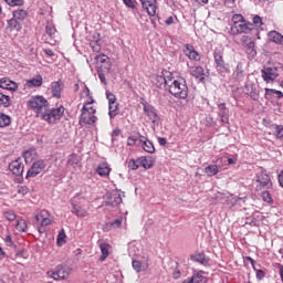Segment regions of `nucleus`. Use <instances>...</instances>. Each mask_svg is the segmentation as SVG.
Listing matches in <instances>:
<instances>
[{"instance_id":"17","label":"nucleus","mask_w":283,"mask_h":283,"mask_svg":"<svg viewBox=\"0 0 283 283\" xmlns=\"http://www.w3.org/2000/svg\"><path fill=\"white\" fill-rule=\"evenodd\" d=\"M184 54L190 59V61H200V53L191 44H185Z\"/></svg>"},{"instance_id":"57","label":"nucleus","mask_w":283,"mask_h":283,"mask_svg":"<svg viewBox=\"0 0 283 283\" xmlns=\"http://www.w3.org/2000/svg\"><path fill=\"white\" fill-rule=\"evenodd\" d=\"M264 23L262 22V18L260 15H254L253 17V25L256 28L262 27Z\"/></svg>"},{"instance_id":"38","label":"nucleus","mask_w":283,"mask_h":283,"mask_svg":"<svg viewBox=\"0 0 283 283\" xmlns=\"http://www.w3.org/2000/svg\"><path fill=\"white\" fill-rule=\"evenodd\" d=\"M50 218H42L40 226L38 227L39 233H44L45 232V227L51 224Z\"/></svg>"},{"instance_id":"10","label":"nucleus","mask_w":283,"mask_h":283,"mask_svg":"<svg viewBox=\"0 0 283 283\" xmlns=\"http://www.w3.org/2000/svg\"><path fill=\"white\" fill-rule=\"evenodd\" d=\"M256 182H259L256 189H271L273 187V182H271V177H269L266 172H260L258 175Z\"/></svg>"},{"instance_id":"26","label":"nucleus","mask_w":283,"mask_h":283,"mask_svg":"<svg viewBox=\"0 0 283 283\" xmlns=\"http://www.w3.org/2000/svg\"><path fill=\"white\" fill-rule=\"evenodd\" d=\"M12 17L17 21H20L21 23H23V21L28 19V12L25 11V9H17L12 11Z\"/></svg>"},{"instance_id":"5","label":"nucleus","mask_w":283,"mask_h":283,"mask_svg":"<svg viewBox=\"0 0 283 283\" xmlns=\"http://www.w3.org/2000/svg\"><path fill=\"white\" fill-rule=\"evenodd\" d=\"M213 59L216 63V70L220 76H227V74H231V69L229 64L224 62V57L221 52L214 51Z\"/></svg>"},{"instance_id":"44","label":"nucleus","mask_w":283,"mask_h":283,"mask_svg":"<svg viewBox=\"0 0 283 283\" xmlns=\"http://www.w3.org/2000/svg\"><path fill=\"white\" fill-rule=\"evenodd\" d=\"M67 165H71L72 167H76V165H78V156L76 154L70 155L67 159Z\"/></svg>"},{"instance_id":"63","label":"nucleus","mask_w":283,"mask_h":283,"mask_svg":"<svg viewBox=\"0 0 283 283\" xmlns=\"http://www.w3.org/2000/svg\"><path fill=\"white\" fill-rule=\"evenodd\" d=\"M112 136V140H116V138H118V136H120V129L116 128L112 132L111 134Z\"/></svg>"},{"instance_id":"56","label":"nucleus","mask_w":283,"mask_h":283,"mask_svg":"<svg viewBox=\"0 0 283 283\" xmlns=\"http://www.w3.org/2000/svg\"><path fill=\"white\" fill-rule=\"evenodd\" d=\"M45 32L49 36H54V34L56 32V28H54V25H52V24H48L45 28Z\"/></svg>"},{"instance_id":"30","label":"nucleus","mask_w":283,"mask_h":283,"mask_svg":"<svg viewBox=\"0 0 283 283\" xmlns=\"http://www.w3.org/2000/svg\"><path fill=\"white\" fill-rule=\"evenodd\" d=\"M154 158H151L150 156L148 157H142L139 159V165H142V167H144V169H151L154 167Z\"/></svg>"},{"instance_id":"21","label":"nucleus","mask_w":283,"mask_h":283,"mask_svg":"<svg viewBox=\"0 0 283 283\" xmlns=\"http://www.w3.org/2000/svg\"><path fill=\"white\" fill-rule=\"evenodd\" d=\"M51 92L54 98H61V92H63V82L56 81L51 84Z\"/></svg>"},{"instance_id":"64","label":"nucleus","mask_w":283,"mask_h":283,"mask_svg":"<svg viewBox=\"0 0 283 283\" xmlns=\"http://www.w3.org/2000/svg\"><path fill=\"white\" fill-rule=\"evenodd\" d=\"M265 273L262 270L256 271V280H264Z\"/></svg>"},{"instance_id":"58","label":"nucleus","mask_w":283,"mask_h":283,"mask_svg":"<svg viewBox=\"0 0 283 283\" xmlns=\"http://www.w3.org/2000/svg\"><path fill=\"white\" fill-rule=\"evenodd\" d=\"M123 3L126 8H130V10H136V4L134 3V0H123Z\"/></svg>"},{"instance_id":"50","label":"nucleus","mask_w":283,"mask_h":283,"mask_svg":"<svg viewBox=\"0 0 283 283\" xmlns=\"http://www.w3.org/2000/svg\"><path fill=\"white\" fill-rule=\"evenodd\" d=\"M128 167H129V169H132L133 171H136V169H138V167H140V161L130 159V160L128 161Z\"/></svg>"},{"instance_id":"6","label":"nucleus","mask_w":283,"mask_h":283,"mask_svg":"<svg viewBox=\"0 0 283 283\" xmlns=\"http://www.w3.org/2000/svg\"><path fill=\"white\" fill-rule=\"evenodd\" d=\"M253 30V23L245 22L244 20L239 23H233L231 27L232 34H248Z\"/></svg>"},{"instance_id":"23","label":"nucleus","mask_w":283,"mask_h":283,"mask_svg":"<svg viewBox=\"0 0 283 283\" xmlns=\"http://www.w3.org/2000/svg\"><path fill=\"white\" fill-rule=\"evenodd\" d=\"M191 75L198 78L199 83H205V69L202 66H196L191 69Z\"/></svg>"},{"instance_id":"47","label":"nucleus","mask_w":283,"mask_h":283,"mask_svg":"<svg viewBox=\"0 0 283 283\" xmlns=\"http://www.w3.org/2000/svg\"><path fill=\"white\" fill-rule=\"evenodd\" d=\"M261 198L264 202H269L270 205L273 202V198H271V192L270 191H263L261 193Z\"/></svg>"},{"instance_id":"53","label":"nucleus","mask_w":283,"mask_h":283,"mask_svg":"<svg viewBox=\"0 0 283 283\" xmlns=\"http://www.w3.org/2000/svg\"><path fill=\"white\" fill-rule=\"evenodd\" d=\"M18 193H20V196H28V193H30V188L28 186H19Z\"/></svg>"},{"instance_id":"34","label":"nucleus","mask_w":283,"mask_h":283,"mask_svg":"<svg viewBox=\"0 0 283 283\" xmlns=\"http://www.w3.org/2000/svg\"><path fill=\"white\" fill-rule=\"evenodd\" d=\"M205 171H206L207 176H209V177L217 176V174L220 171V166L210 165V166L205 168Z\"/></svg>"},{"instance_id":"28","label":"nucleus","mask_w":283,"mask_h":283,"mask_svg":"<svg viewBox=\"0 0 283 283\" xmlns=\"http://www.w3.org/2000/svg\"><path fill=\"white\" fill-rule=\"evenodd\" d=\"M28 87H41L43 85V76L36 75L35 77H32L27 81Z\"/></svg>"},{"instance_id":"43","label":"nucleus","mask_w":283,"mask_h":283,"mask_svg":"<svg viewBox=\"0 0 283 283\" xmlns=\"http://www.w3.org/2000/svg\"><path fill=\"white\" fill-rule=\"evenodd\" d=\"M95 61L97 63V65H103V63H106L107 61H109V56L105 55V54H99L97 56H95Z\"/></svg>"},{"instance_id":"14","label":"nucleus","mask_w":283,"mask_h":283,"mask_svg":"<svg viewBox=\"0 0 283 283\" xmlns=\"http://www.w3.org/2000/svg\"><path fill=\"white\" fill-rule=\"evenodd\" d=\"M144 10H146L149 17H156V10L158 7L156 6V0H139Z\"/></svg>"},{"instance_id":"13","label":"nucleus","mask_w":283,"mask_h":283,"mask_svg":"<svg viewBox=\"0 0 283 283\" xmlns=\"http://www.w3.org/2000/svg\"><path fill=\"white\" fill-rule=\"evenodd\" d=\"M262 78L265 81V83H271L276 76H280L277 73V67H265L261 71Z\"/></svg>"},{"instance_id":"7","label":"nucleus","mask_w":283,"mask_h":283,"mask_svg":"<svg viewBox=\"0 0 283 283\" xmlns=\"http://www.w3.org/2000/svg\"><path fill=\"white\" fill-rule=\"evenodd\" d=\"M45 169V160L39 159L34 161L31 168L28 170L25 178H36Z\"/></svg>"},{"instance_id":"2","label":"nucleus","mask_w":283,"mask_h":283,"mask_svg":"<svg viewBox=\"0 0 283 283\" xmlns=\"http://www.w3.org/2000/svg\"><path fill=\"white\" fill-rule=\"evenodd\" d=\"M167 90L175 98L185 99L189 96V86H187V82L184 78L176 80L171 76L170 81H168Z\"/></svg>"},{"instance_id":"25","label":"nucleus","mask_w":283,"mask_h":283,"mask_svg":"<svg viewBox=\"0 0 283 283\" xmlns=\"http://www.w3.org/2000/svg\"><path fill=\"white\" fill-rule=\"evenodd\" d=\"M269 41H272V43H276V45H282L283 42V35L282 33L277 31H270L268 33Z\"/></svg>"},{"instance_id":"51","label":"nucleus","mask_w":283,"mask_h":283,"mask_svg":"<svg viewBox=\"0 0 283 283\" xmlns=\"http://www.w3.org/2000/svg\"><path fill=\"white\" fill-rule=\"evenodd\" d=\"M274 134L276 138H283V126L282 125H275L274 126Z\"/></svg>"},{"instance_id":"9","label":"nucleus","mask_w":283,"mask_h":283,"mask_svg":"<svg viewBox=\"0 0 283 283\" xmlns=\"http://www.w3.org/2000/svg\"><path fill=\"white\" fill-rule=\"evenodd\" d=\"M123 203V197L120 196L119 191H113L108 195H106V200L104 202V205L106 207H118L119 205Z\"/></svg>"},{"instance_id":"45","label":"nucleus","mask_w":283,"mask_h":283,"mask_svg":"<svg viewBox=\"0 0 283 283\" xmlns=\"http://www.w3.org/2000/svg\"><path fill=\"white\" fill-rule=\"evenodd\" d=\"M191 260H193V262H199V264H205L207 262V259L205 258V254L192 255Z\"/></svg>"},{"instance_id":"32","label":"nucleus","mask_w":283,"mask_h":283,"mask_svg":"<svg viewBox=\"0 0 283 283\" xmlns=\"http://www.w3.org/2000/svg\"><path fill=\"white\" fill-rule=\"evenodd\" d=\"M203 280L205 276H202L200 273H196L190 279L184 280L182 283H202Z\"/></svg>"},{"instance_id":"19","label":"nucleus","mask_w":283,"mask_h":283,"mask_svg":"<svg viewBox=\"0 0 283 283\" xmlns=\"http://www.w3.org/2000/svg\"><path fill=\"white\" fill-rule=\"evenodd\" d=\"M139 143L144 149V151H147L148 154H154L156 151V147H154V143H151L147 137L140 136Z\"/></svg>"},{"instance_id":"52","label":"nucleus","mask_w":283,"mask_h":283,"mask_svg":"<svg viewBox=\"0 0 283 283\" xmlns=\"http://www.w3.org/2000/svg\"><path fill=\"white\" fill-rule=\"evenodd\" d=\"M6 3H8V6H11L12 8H14L15 6H23L24 1L23 0H4Z\"/></svg>"},{"instance_id":"22","label":"nucleus","mask_w":283,"mask_h":283,"mask_svg":"<svg viewBox=\"0 0 283 283\" xmlns=\"http://www.w3.org/2000/svg\"><path fill=\"white\" fill-rule=\"evenodd\" d=\"M72 209L71 212L77 216V218H87L88 213L85 209H82L81 206L74 203L73 200H71Z\"/></svg>"},{"instance_id":"11","label":"nucleus","mask_w":283,"mask_h":283,"mask_svg":"<svg viewBox=\"0 0 283 283\" xmlns=\"http://www.w3.org/2000/svg\"><path fill=\"white\" fill-rule=\"evenodd\" d=\"M70 275V269L65 265H57L56 271L52 272L51 277L55 281L65 280Z\"/></svg>"},{"instance_id":"31","label":"nucleus","mask_w":283,"mask_h":283,"mask_svg":"<svg viewBox=\"0 0 283 283\" xmlns=\"http://www.w3.org/2000/svg\"><path fill=\"white\" fill-rule=\"evenodd\" d=\"M108 116L109 118H116L118 116V103L108 104Z\"/></svg>"},{"instance_id":"29","label":"nucleus","mask_w":283,"mask_h":283,"mask_svg":"<svg viewBox=\"0 0 283 283\" xmlns=\"http://www.w3.org/2000/svg\"><path fill=\"white\" fill-rule=\"evenodd\" d=\"M99 249L102 253V255L99 256V260L101 262H105L109 256V243H101Z\"/></svg>"},{"instance_id":"49","label":"nucleus","mask_w":283,"mask_h":283,"mask_svg":"<svg viewBox=\"0 0 283 283\" xmlns=\"http://www.w3.org/2000/svg\"><path fill=\"white\" fill-rule=\"evenodd\" d=\"M133 269H134V271H136V273H140V271H143V262H140L138 260H134Z\"/></svg>"},{"instance_id":"59","label":"nucleus","mask_w":283,"mask_h":283,"mask_svg":"<svg viewBox=\"0 0 283 283\" xmlns=\"http://www.w3.org/2000/svg\"><path fill=\"white\" fill-rule=\"evenodd\" d=\"M244 21V18L242 17V14H234L232 17V22L233 23H242Z\"/></svg>"},{"instance_id":"60","label":"nucleus","mask_w":283,"mask_h":283,"mask_svg":"<svg viewBox=\"0 0 283 283\" xmlns=\"http://www.w3.org/2000/svg\"><path fill=\"white\" fill-rule=\"evenodd\" d=\"M136 143H138V138H136V137H134V136L128 137V139H127V145H128L129 147H134V145H136Z\"/></svg>"},{"instance_id":"24","label":"nucleus","mask_w":283,"mask_h":283,"mask_svg":"<svg viewBox=\"0 0 283 283\" xmlns=\"http://www.w3.org/2000/svg\"><path fill=\"white\" fill-rule=\"evenodd\" d=\"M232 78L234 81H242V78H244V67L242 65V62H239L237 64V67L234 69L233 73H232Z\"/></svg>"},{"instance_id":"8","label":"nucleus","mask_w":283,"mask_h":283,"mask_svg":"<svg viewBox=\"0 0 283 283\" xmlns=\"http://www.w3.org/2000/svg\"><path fill=\"white\" fill-rule=\"evenodd\" d=\"M143 105L144 113L146 116H148L150 123H153V125H158L160 123V116H158V111L156 107L149 105L148 103H144Z\"/></svg>"},{"instance_id":"20","label":"nucleus","mask_w":283,"mask_h":283,"mask_svg":"<svg viewBox=\"0 0 283 283\" xmlns=\"http://www.w3.org/2000/svg\"><path fill=\"white\" fill-rule=\"evenodd\" d=\"M22 24L19 20H15V18H11L7 21V30L9 32H21Z\"/></svg>"},{"instance_id":"62","label":"nucleus","mask_w":283,"mask_h":283,"mask_svg":"<svg viewBox=\"0 0 283 283\" xmlns=\"http://www.w3.org/2000/svg\"><path fill=\"white\" fill-rule=\"evenodd\" d=\"M120 224H123V219H115L112 223L111 227H115L116 229H118L120 227Z\"/></svg>"},{"instance_id":"46","label":"nucleus","mask_w":283,"mask_h":283,"mask_svg":"<svg viewBox=\"0 0 283 283\" xmlns=\"http://www.w3.org/2000/svg\"><path fill=\"white\" fill-rule=\"evenodd\" d=\"M106 74H109V73H107L103 70H97V76H98L101 83H103V85H107V78H105Z\"/></svg>"},{"instance_id":"18","label":"nucleus","mask_w":283,"mask_h":283,"mask_svg":"<svg viewBox=\"0 0 283 283\" xmlns=\"http://www.w3.org/2000/svg\"><path fill=\"white\" fill-rule=\"evenodd\" d=\"M169 81H171V73H168L166 76L157 75L155 77V84L160 88L165 87L167 90L169 87Z\"/></svg>"},{"instance_id":"1","label":"nucleus","mask_w":283,"mask_h":283,"mask_svg":"<svg viewBox=\"0 0 283 283\" xmlns=\"http://www.w3.org/2000/svg\"><path fill=\"white\" fill-rule=\"evenodd\" d=\"M27 106L34 112L36 118L43 120V116L50 107V102H48L43 95H33L28 99Z\"/></svg>"},{"instance_id":"55","label":"nucleus","mask_w":283,"mask_h":283,"mask_svg":"<svg viewBox=\"0 0 283 283\" xmlns=\"http://www.w3.org/2000/svg\"><path fill=\"white\" fill-rule=\"evenodd\" d=\"M275 96V90L274 88H265V98L266 101H271Z\"/></svg>"},{"instance_id":"37","label":"nucleus","mask_w":283,"mask_h":283,"mask_svg":"<svg viewBox=\"0 0 283 283\" xmlns=\"http://www.w3.org/2000/svg\"><path fill=\"white\" fill-rule=\"evenodd\" d=\"M67 238V235L65 234V230L61 229L57 238H56V244L57 247H63V244H65V239Z\"/></svg>"},{"instance_id":"36","label":"nucleus","mask_w":283,"mask_h":283,"mask_svg":"<svg viewBox=\"0 0 283 283\" xmlns=\"http://www.w3.org/2000/svg\"><path fill=\"white\" fill-rule=\"evenodd\" d=\"M12 123V119L10 116L0 113V127H9V125Z\"/></svg>"},{"instance_id":"42","label":"nucleus","mask_w":283,"mask_h":283,"mask_svg":"<svg viewBox=\"0 0 283 283\" xmlns=\"http://www.w3.org/2000/svg\"><path fill=\"white\" fill-rule=\"evenodd\" d=\"M6 220H9V222H14L17 220V213L12 210H8L3 213Z\"/></svg>"},{"instance_id":"33","label":"nucleus","mask_w":283,"mask_h":283,"mask_svg":"<svg viewBox=\"0 0 283 283\" xmlns=\"http://www.w3.org/2000/svg\"><path fill=\"white\" fill-rule=\"evenodd\" d=\"M245 52L248 59H253L254 56H258V51L255 50V42H252L250 45L245 46Z\"/></svg>"},{"instance_id":"40","label":"nucleus","mask_w":283,"mask_h":283,"mask_svg":"<svg viewBox=\"0 0 283 283\" xmlns=\"http://www.w3.org/2000/svg\"><path fill=\"white\" fill-rule=\"evenodd\" d=\"M94 39L90 42V48H92L93 52H101V44H98L101 39L96 38V35H94Z\"/></svg>"},{"instance_id":"4","label":"nucleus","mask_w":283,"mask_h":283,"mask_svg":"<svg viewBox=\"0 0 283 283\" xmlns=\"http://www.w3.org/2000/svg\"><path fill=\"white\" fill-rule=\"evenodd\" d=\"M63 114H65V107L64 106H60L57 108H48L46 113H44L42 120H45L46 123H49L50 125H54L56 124V122L60 118H63Z\"/></svg>"},{"instance_id":"35","label":"nucleus","mask_w":283,"mask_h":283,"mask_svg":"<svg viewBox=\"0 0 283 283\" xmlns=\"http://www.w3.org/2000/svg\"><path fill=\"white\" fill-rule=\"evenodd\" d=\"M15 229L21 233H25V231H28V222H25L23 219L18 220L15 223Z\"/></svg>"},{"instance_id":"61","label":"nucleus","mask_w":283,"mask_h":283,"mask_svg":"<svg viewBox=\"0 0 283 283\" xmlns=\"http://www.w3.org/2000/svg\"><path fill=\"white\" fill-rule=\"evenodd\" d=\"M250 98H252V101H258L260 98V93H258L255 90H252L250 92Z\"/></svg>"},{"instance_id":"48","label":"nucleus","mask_w":283,"mask_h":283,"mask_svg":"<svg viewBox=\"0 0 283 283\" xmlns=\"http://www.w3.org/2000/svg\"><path fill=\"white\" fill-rule=\"evenodd\" d=\"M241 43H242L243 48L245 49L254 42L251 38H249V35H243L241 39Z\"/></svg>"},{"instance_id":"15","label":"nucleus","mask_w":283,"mask_h":283,"mask_svg":"<svg viewBox=\"0 0 283 283\" xmlns=\"http://www.w3.org/2000/svg\"><path fill=\"white\" fill-rule=\"evenodd\" d=\"M0 87L1 90H8L9 92H17L19 90V84L10 80V77H2L0 78Z\"/></svg>"},{"instance_id":"12","label":"nucleus","mask_w":283,"mask_h":283,"mask_svg":"<svg viewBox=\"0 0 283 283\" xmlns=\"http://www.w3.org/2000/svg\"><path fill=\"white\" fill-rule=\"evenodd\" d=\"M9 169L13 176H23V159L18 158L9 164Z\"/></svg>"},{"instance_id":"39","label":"nucleus","mask_w":283,"mask_h":283,"mask_svg":"<svg viewBox=\"0 0 283 283\" xmlns=\"http://www.w3.org/2000/svg\"><path fill=\"white\" fill-rule=\"evenodd\" d=\"M0 107H10V96L0 92Z\"/></svg>"},{"instance_id":"54","label":"nucleus","mask_w":283,"mask_h":283,"mask_svg":"<svg viewBox=\"0 0 283 283\" xmlns=\"http://www.w3.org/2000/svg\"><path fill=\"white\" fill-rule=\"evenodd\" d=\"M106 98L108 101V105L116 103V95L109 91H106Z\"/></svg>"},{"instance_id":"16","label":"nucleus","mask_w":283,"mask_h":283,"mask_svg":"<svg viewBox=\"0 0 283 283\" xmlns=\"http://www.w3.org/2000/svg\"><path fill=\"white\" fill-rule=\"evenodd\" d=\"M218 117L223 125H229V109L226 103L218 104Z\"/></svg>"},{"instance_id":"27","label":"nucleus","mask_w":283,"mask_h":283,"mask_svg":"<svg viewBox=\"0 0 283 283\" xmlns=\"http://www.w3.org/2000/svg\"><path fill=\"white\" fill-rule=\"evenodd\" d=\"M112 171V168H109V166L107 165V163H102L98 165V167L96 168V174H98V176L102 177H107L109 176V172Z\"/></svg>"},{"instance_id":"3","label":"nucleus","mask_w":283,"mask_h":283,"mask_svg":"<svg viewBox=\"0 0 283 283\" xmlns=\"http://www.w3.org/2000/svg\"><path fill=\"white\" fill-rule=\"evenodd\" d=\"M94 101L84 104L82 107V113L80 116V125H94L96 120H98V117H96V108L94 107H87V105H92Z\"/></svg>"},{"instance_id":"41","label":"nucleus","mask_w":283,"mask_h":283,"mask_svg":"<svg viewBox=\"0 0 283 283\" xmlns=\"http://www.w3.org/2000/svg\"><path fill=\"white\" fill-rule=\"evenodd\" d=\"M97 70H103V72H106V74H109V72L112 70V62H109V60H108L107 62L99 64L97 66Z\"/></svg>"}]
</instances>
